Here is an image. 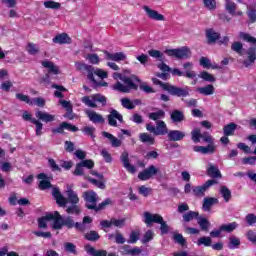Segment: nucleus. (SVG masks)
I'll return each instance as SVG.
<instances>
[{"instance_id": "nucleus-1", "label": "nucleus", "mask_w": 256, "mask_h": 256, "mask_svg": "<svg viewBox=\"0 0 256 256\" xmlns=\"http://www.w3.org/2000/svg\"><path fill=\"white\" fill-rule=\"evenodd\" d=\"M113 79H120L116 84H114L113 89L119 91V93H131V91H137V83H141V80L135 76H123L120 73L115 72L113 74Z\"/></svg>"}, {"instance_id": "nucleus-2", "label": "nucleus", "mask_w": 256, "mask_h": 256, "mask_svg": "<svg viewBox=\"0 0 256 256\" xmlns=\"http://www.w3.org/2000/svg\"><path fill=\"white\" fill-rule=\"evenodd\" d=\"M82 103L86 105V107H92L95 109L97 107V103H101L102 106L107 104V98L101 94H93L90 96H84L81 99Z\"/></svg>"}, {"instance_id": "nucleus-3", "label": "nucleus", "mask_w": 256, "mask_h": 256, "mask_svg": "<svg viewBox=\"0 0 256 256\" xmlns=\"http://www.w3.org/2000/svg\"><path fill=\"white\" fill-rule=\"evenodd\" d=\"M164 90L168 91L170 95H174L176 97H189V93L191 91L189 86L181 88V87L173 86L171 84L164 85Z\"/></svg>"}, {"instance_id": "nucleus-4", "label": "nucleus", "mask_w": 256, "mask_h": 256, "mask_svg": "<svg viewBox=\"0 0 256 256\" xmlns=\"http://www.w3.org/2000/svg\"><path fill=\"white\" fill-rule=\"evenodd\" d=\"M166 55H168V57H176V59H189V57H191V49L187 46L178 49H170L166 50Z\"/></svg>"}, {"instance_id": "nucleus-5", "label": "nucleus", "mask_w": 256, "mask_h": 256, "mask_svg": "<svg viewBox=\"0 0 256 256\" xmlns=\"http://www.w3.org/2000/svg\"><path fill=\"white\" fill-rule=\"evenodd\" d=\"M191 135H192V141L194 143H199L201 139H203L205 143H209V145H213V137L209 135V133L202 134L201 129L199 128H194L191 132Z\"/></svg>"}, {"instance_id": "nucleus-6", "label": "nucleus", "mask_w": 256, "mask_h": 256, "mask_svg": "<svg viewBox=\"0 0 256 256\" xmlns=\"http://www.w3.org/2000/svg\"><path fill=\"white\" fill-rule=\"evenodd\" d=\"M84 200L86 201L87 209H97V201H99V196L93 191L84 192Z\"/></svg>"}, {"instance_id": "nucleus-7", "label": "nucleus", "mask_w": 256, "mask_h": 256, "mask_svg": "<svg viewBox=\"0 0 256 256\" xmlns=\"http://www.w3.org/2000/svg\"><path fill=\"white\" fill-rule=\"evenodd\" d=\"M22 119H24V121H30V123H33V125L36 126V135L37 137H41V135H43V123H41V121L33 118V116L28 113L27 111H25L22 115Z\"/></svg>"}, {"instance_id": "nucleus-8", "label": "nucleus", "mask_w": 256, "mask_h": 256, "mask_svg": "<svg viewBox=\"0 0 256 256\" xmlns=\"http://www.w3.org/2000/svg\"><path fill=\"white\" fill-rule=\"evenodd\" d=\"M217 184V182L213 179L208 180L206 183H204L202 186H196L192 188V194L195 195V197H205V191L209 189V187Z\"/></svg>"}, {"instance_id": "nucleus-9", "label": "nucleus", "mask_w": 256, "mask_h": 256, "mask_svg": "<svg viewBox=\"0 0 256 256\" xmlns=\"http://www.w3.org/2000/svg\"><path fill=\"white\" fill-rule=\"evenodd\" d=\"M93 75H96L100 79H107V77H109V74L107 73V71L100 68L95 69L92 67V69H90V71L88 72L87 77L94 84H97V80H95V76Z\"/></svg>"}, {"instance_id": "nucleus-10", "label": "nucleus", "mask_w": 256, "mask_h": 256, "mask_svg": "<svg viewBox=\"0 0 256 256\" xmlns=\"http://www.w3.org/2000/svg\"><path fill=\"white\" fill-rule=\"evenodd\" d=\"M159 173V169H157L155 166L151 165L142 172L138 174V178L140 181H149L151 177L157 175Z\"/></svg>"}, {"instance_id": "nucleus-11", "label": "nucleus", "mask_w": 256, "mask_h": 256, "mask_svg": "<svg viewBox=\"0 0 256 256\" xmlns=\"http://www.w3.org/2000/svg\"><path fill=\"white\" fill-rule=\"evenodd\" d=\"M142 9L145 11L148 19L152 21H165V16L157 10L151 9L149 6H143Z\"/></svg>"}, {"instance_id": "nucleus-12", "label": "nucleus", "mask_w": 256, "mask_h": 256, "mask_svg": "<svg viewBox=\"0 0 256 256\" xmlns=\"http://www.w3.org/2000/svg\"><path fill=\"white\" fill-rule=\"evenodd\" d=\"M107 119L110 127H117V121L119 123H123V115H121V113H119L117 110H111L110 114L107 116Z\"/></svg>"}, {"instance_id": "nucleus-13", "label": "nucleus", "mask_w": 256, "mask_h": 256, "mask_svg": "<svg viewBox=\"0 0 256 256\" xmlns=\"http://www.w3.org/2000/svg\"><path fill=\"white\" fill-rule=\"evenodd\" d=\"M85 114L87 115L89 121H91L95 125H103V123H105V118L103 117V115L95 112L94 110H86Z\"/></svg>"}, {"instance_id": "nucleus-14", "label": "nucleus", "mask_w": 256, "mask_h": 256, "mask_svg": "<svg viewBox=\"0 0 256 256\" xmlns=\"http://www.w3.org/2000/svg\"><path fill=\"white\" fill-rule=\"evenodd\" d=\"M162 221H163V216L159 214H152L149 212L144 213V223H146V225H151L152 223L160 224Z\"/></svg>"}, {"instance_id": "nucleus-15", "label": "nucleus", "mask_w": 256, "mask_h": 256, "mask_svg": "<svg viewBox=\"0 0 256 256\" xmlns=\"http://www.w3.org/2000/svg\"><path fill=\"white\" fill-rule=\"evenodd\" d=\"M105 59L107 61H116L119 63V61H125L127 59V55L123 52H117V53H109L108 51H104Z\"/></svg>"}, {"instance_id": "nucleus-16", "label": "nucleus", "mask_w": 256, "mask_h": 256, "mask_svg": "<svg viewBox=\"0 0 256 256\" xmlns=\"http://www.w3.org/2000/svg\"><path fill=\"white\" fill-rule=\"evenodd\" d=\"M120 160L122 161L123 167L126 168L128 173H135L137 171L135 166H133V165H131V163H129V153L123 152L120 156Z\"/></svg>"}, {"instance_id": "nucleus-17", "label": "nucleus", "mask_w": 256, "mask_h": 256, "mask_svg": "<svg viewBox=\"0 0 256 256\" xmlns=\"http://www.w3.org/2000/svg\"><path fill=\"white\" fill-rule=\"evenodd\" d=\"M218 203H219V199L215 197H205L203 199L202 209L203 211H206L207 213H209V211H211V207H213L214 205H217Z\"/></svg>"}, {"instance_id": "nucleus-18", "label": "nucleus", "mask_w": 256, "mask_h": 256, "mask_svg": "<svg viewBox=\"0 0 256 256\" xmlns=\"http://www.w3.org/2000/svg\"><path fill=\"white\" fill-rule=\"evenodd\" d=\"M91 223H93V219H91V217H89V216H85L83 218L82 223L77 222L75 224V228L78 231H87V229L91 228Z\"/></svg>"}, {"instance_id": "nucleus-19", "label": "nucleus", "mask_w": 256, "mask_h": 256, "mask_svg": "<svg viewBox=\"0 0 256 256\" xmlns=\"http://www.w3.org/2000/svg\"><path fill=\"white\" fill-rule=\"evenodd\" d=\"M85 251L86 253H88V255H92V256H117L115 255V253L107 254V251L105 250H96L92 246H86Z\"/></svg>"}, {"instance_id": "nucleus-20", "label": "nucleus", "mask_w": 256, "mask_h": 256, "mask_svg": "<svg viewBox=\"0 0 256 256\" xmlns=\"http://www.w3.org/2000/svg\"><path fill=\"white\" fill-rule=\"evenodd\" d=\"M35 116L40 121H43V123H51V122L55 121V115L49 114V113L44 112V111H37Z\"/></svg>"}, {"instance_id": "nucleus-21", "label": "nucleus", "mask_w": 256, "mask_h": 256, "mask_svg": "<svg viewBox=\"0 0 256 256\" xmlns=\"http://www.w3.org/2000/svg\"><path fill=\"white\" fill-rule=\"evenodd\" d=\"M169 141H183L185 139V132L179 130H171L167 134Z\"/></svg>"}, {"instance_id": "nucleus-22", "label": "nucleus", "mask_w": 256, "mask_h": 256, "mask_svg": "<svg viewBox=\"0 0 256 256\" xmlns=\"http://www.w3.org/2000/svg\"><path fill=\"white\" fill-rule=\"evenodd\" d=\"M52 41L53 43H57L58 45H65V44L71 43V38L69 37V35H67V33H62V34L56 35L52 39Z\"/></svg>"}, {"instance_id": "nucleus-23", "label": "nucleus", "mask_w": 256, "mask_h": 256, "mask_svg": "<svg viewBox=\"0 0 256 256\" xmlns=\"http://www.w3.org/2000/svg\"><path fill=\"white\" fill-rule=\"evenodd\" d=\"M52 195L55 198L56 203L60 205V207H65V205H67V200L65 199V197H63L58 188H54L52 190Z\"/></svg>"}, {"instance_id": "nucleus-24", "label": "nucleus", "mask_w": 256, "mask_h": 256, "mask_svg": "<svg viewBox=\"0 0 256 256\" xmlns=\"http://www.w3.org/2000/svg\"><path fill=\"white\" fill-rule=\"evenodd\" d=\"M248 60L244 61L245 67H249L256 60V47L252 46L247 50Z\"/></svg>"}, {"instance_id": "nucleus-25", "label": "nucleus", "mask_w": 256, "mask_h": 256, "mask_svg": "<svg viewBox=\"0 0 256 256\" xmlns=\"http://www.w3.org/2000/svg\"><path fill=\"white\" fill-rule=\"evenodd\" d=\"M37 178L41 180L39 183V189H41V191L51 189V182L47 180V175H45V173L38 174Z\"/></svg>"}, {"instance_id": "nucleus-26", "label": "nucleus", "mask_w": 256, "mask_h": 256, "mask_svg": "<svg viewBox=\"0 0 256 256\" xmlns=\"http://www.w3.org/2000/svg\"><path fill=\"white\" fill-rule=\"evenodd\" d=\"M168 133L169 129H167L165 121L158 120L156 122V135H167Z\"/></svg>"}, {"instance_id": "nucleus-27", "label": "nucleus", "mask_w": 256, "mask_h": 256, "mask_svg": "<svg viewBox=\"0 0 256 256\" xmlns=\"http://www.w3.org/2000/svg\"><path fill=\"white\" fill-rule=\"evenodd\" d=\"M52 215H53L52 221H54L53 229H61L64 225L63 216H61V214H59V212L57 211L52 213Z\"/></svg>"}, {"instance_id": "nucleus-28", "label": "nucleus", "mask_w": 256, "mask_h": 256, "mask_svg": "<svg viewBox=\"0 0 256 256\" xmlns=\"http://www.w3.org/2000/svg\"><path fill=\"white\" fill-rule=\"evenodd\" d=\"M102 135L106 139L110 140L112 147H121V145H122L121 140H119V138L113 136V134H111L109 132H102Z\"/></svg>"}, {"instance_id": "nucleus-29", "label": "nucleus", "mask_w": 256, "mask_h": 256, "mask_svg": "<svg viewBox=\"0 0 256 256\" xmlns=\"http://www.w3.org/2000/svg\"><path fill=\"white\" fill-rule=\"evenodd\" d=\"M42 66L45 69H48V73H53L54 75L59 74V68L55 66V64L49 60L42 61Z\"/></svg>"}, {"instance_id": "nucleus-30", "label": "nucleus", "mask_w": 256, "mask_h": 256, "mask_svg": "<svg viewBox=\"0 0 256 256\" xmlns=\"http://www.w3.org/2000/svg\"><path fill=\"white\" fill-rule=\"evenodd\" d=\"M197 91L198 93H200V95H205V96L213 95L215 93V86H213L212 84H208L204 87H199Z\"/></svg>"}, {"instance_id": "nucleus-31", "label": "nucleus", "mask_w": 256, "mask_h": 256, "mask_svg": "<svg viewBox=\"0 0 256 256\" xmlns=\"http://www.w3.org/2000/svg\"><path fill=\"white\" fill-rule=\"evenodd\" d=\"M139 139L142 143H146V145H155V137L149 133H140Z\"/></svg>"}, {"instance_id": "nucleus-32", "label": "nucleus", "mask_w": 256, "mask_h": 256, "mask_svg": "<svg viewBox=\"0 0 256 256\" xmlns=\"http://www.w3.org/2000/svg\"><path fill=\"white\" fill-rule=\"evenodd\" d=\"M66 195H67V200L72 205H77V203H79V196H77L75 191H73L71 188H68V190L66 191Z\"/></svg>"}, {"instance_id": "nucleus-33", "label": "nucleus", "mask_w": 256, "mask_h": 256, "mask_svg": "<svg viewBox=\"0 0 256 256\" xmlns=\"http://www.w3.org/2000/svg\"><path fill=\"white\" fill-rule=\"evenodd\" d=\"M170 117L173 123H181V121L185 120V115L183 114L182 111H179V110L172 111V113L170 114Z\"/></svg>"}, {"instance_id": "nucleus-34", "label": "nucleus", "mask_w": 256, "mask_h": 256, "mask_svg": "<svg viewBox=\"0 0 256 256\" xmlns=\"http://www.w3.org/2000/svg\"><path fill=\"white\" fill-rule=\"evenodd\" d=\"M47 221H53V213L46 214L42 218L38 220V227L40 229H45L47 228Z\"/></svg>"}, {"instance_id": "nucleus-35", "label": "nucleus", "mask_w": 256, "mask_h": 256, "mask_svg": "<svg viewBox=\"0 0 256 256\" xmlns=\"http://www.w3.org/2000/svg\"><path fill=\"white\" fill-rule=\"evenodd\" d=\"M52 89H56L54 92V97H57L58 99H63L65 97L63 93L67 92V89L61 85L53 84Z\"/></svg>"}, {"instance_id": "nucleus-36", "label": "nucleus", "mask_w": 256, "mask_h": 256, "mask_svg": "<svg viewBox=\"0 0 256 256\" xmlns=\"http://www.w3.org/2000/svg\"><path fill=\"white\" fill-rule=\"evenodd\" d=\"M225 9L228 11V13L232 16H235L236 9H237V4L231 0H225Z\"/></svg>"}, {"instance_id": "nucleus-37", "label": "nucleus", "mask_w": 256, "mask_h": 256, "mask_svg": "<svg viewBox=\"0 0 256 256\" xmlns=\"http://www.w3.org/2000/svg\"><path fill=\"white\" fill-rule=\"evenodd\" d=\"M148 118L152 121H159V119H165V111L158 110L157 112H151L148 114Z\"/></svg>"}, {"instance_id": "nucleus-38", "label": "nucleus", "mask_w": 256, "mask_h": 256, "mask_svg": "<svg viewBox=\"0 0 256 256\" xmlns=\"http://www.w3.org/2000/svg\"><path fill=\"white\" fill-rule=\"evenodd\" d=\"M207 173L209 177H213L214 179H217V177H221V172H219V168L215 167L213 164H209V167L207 168Z\"/></svg>"}, {"instance_id": "nucleus-39", "label": "nucleus", "mask_w": 256, "mask_h": 256, "mask_svg": "<svg viewBox=\"0 0 256 256\" xmlns=\"http://www.w3.org/2000/svg\"><path fill=\"white\" fill-rule=\"evenodd\" d=\"M206 37L208 43H215V41L219 39V33L215 32L213 29H209L206 31Z\"/></svg>"}, {"instance_id": "nucleus-40", "label": "nucleus", "mask_w": 256, "mask_h": 256, "mask_svg": "<svg viewBox=\"0 0 256 256\" xmlns=\"http://www.w3.org/2000/svg\"><path fill=\"white\" fill-rule=\"evenodd\" d=\"M198 225L200 226L202 231H209V227H211V222H209L207 218L199 217Z\"/></svg>"}, {"instance_id": "nucleus-41", "label": "nucleus", "mask_w": 256, "mask_h": 256, "mask_svg": "<svg viewBox=\"0 0 256 256\" xmlns=\"http://www.w3.org/2000/svg\"><path fill=\"white\" fill-rule=\"evenodd\" d=\"M220 194L223 197L224 201L226 203H229V201L231 199V190H229V188H227V186H222L220 188Z\"/></svg>"}, {"instance_id": "nucleus-42", "label": "nucleus", "mask_w": 256, "mask_h": 256, "mask_svg": "<svg viewBox=\"0 0 256 256\" xmlns=\"http://www.w3.org/2000/svg\"><path fill=\"white\" fill-rule=\"evenodd\" d=\"M212 242L211 237L203 236L198 239L196 245H198V247H201V245H204V247H211Z\"/></svg>"}, {"instance_id": "nucleus-43", "label": "nucleus", "mask_w": 256, "mask_h": 256, "mask_svg": "<svg viewBox=\"0 0 256 256\" xmlns=\"http://www.w3.org/2000/svg\"><path fill=\"white\" fill-rule=\"evenodd\" d=\"M198 77H200V79H203L204 81H207L208 83H215L216 79L215 76H213L212 74H210L207 71H203L201 72Z\"/></svg>"}, {"instance_id": "nucleus-44", "label": "nucleus", "mask_w": 256, "mask_h": 256, "mask_svg": "<svg viewBox=\"0 0 256 256\" xmlns=\"http://www.w3.org/2000/svg\"><path fill=\"white\" fill-rule=\"evenodd\" d=\"M235 129H237V124H235V123H230V124L224 126V128H223L224 135L226 137H229V135H233V133H235Z\"/></svg>"}, {"instance_id": "nucleus-45", "label": "nucleus", "mask_w": 256, "mask_h": 256, "mask_svg": "<svg viewBox=\"0 0 256 256\" xmlns=\"http://www.w3.org/2000/svg\"><path fill=\"white\" fill-rule=\"evenodd\" d=\"M197 217H199V212L189 211L183 215V220L189 223V221H193V219H197Z\"/></svg>"}, {"instance_id": "nucleus-46", "label": "nucleus", "mask_w": 256, "mask_h": 256, "mask_svg": "<svg viewBox=\"0 0 256 256\" xmlns=\"http://www.w3.org/2000/svg\"><path fill=\"white\" fill-rule=\"evenodd\" d=\"M239 225L237 224V222H232L229 224H223L221 226V231H226V233H231L233 231H235L236 227H238Z\"/></svg>"}, {"instance_id": "nucleus-47", "label": "nucleus", "mask_w": 256, "mask_h": 256, "mask_svg": "<svg viewBox=\"0 0 256 256\" xmlns=\"http://www.w3.org/2000/svg\"><path fill=\"white\" fill-rule=\"evenodd\" d=\"M229 241H230L228 244L229 249H237V247L241 245V240L236 236L230 237Z\"/></svg>"}, {"instance_id": "nucleus-48", "label": "nucleus", "mask_w": 256, "mask_h": 256, "mask_svg": "<svg viewBox=\"0 0 256 256\" xmlns=\"http://www.w3.org/2000/svg\"><path fill=\"white\" fill-rule=\"evenodd\" d=\"M239 37L240 39H243V41H246L247 43H252L253 45H255L256 43V38L251 36L250 34L240 32Z\"/></svg>"}, {"instance_id": "nucleus-49", "label": "nucleus", "mask_w": 256, "mask_h": 256, "mask_svg": "<svg viewBox=\"0 0 256 256\" xmlns=\"http://www.w3.org/2000/svg\"><path fill=\"white\" fill-rule=\"evenodd\" d=\"M44 7L45 9H61V3L48 0L44 2Z\"/></svg>"}, {"instance_id": "nucleus-50", "label": "nucleus", "mask_w": 256, "mask_h": 256, "mask_svg": "<svg viewBox=\"0 0 256 256\" xmlns=\"http://www.w3.org/2000/svg\"><path fill=\"white\" fill-rule=\"evenodd\" d=\"M82 133H84V135H89L91 137V139H95V127L93 126H85L81 129Z\"/></svg>"}, {"instance_id": "nucleus-51", "label": "nucleus", "mask_w": 256, "mask_h": 256, "mask_svg": "<svg viewBox=\"0 0 256 256\" xmlns=\"http://www.w3.org/2000/svg\"><path fill=\"white\" fill-rule=\"evenodd\" d=\"M26 51H28L29 55H37V53H39V46L37 44L28 43Z\"/></svg>"}, {"instance_id": "nucleus-52", "label": "nucleus", "mask_w": 256, "mask_h": 256, "mask_svg": "<svg viewBox=\"0 0 256 256\" xmlns=\"http://www.w3.org/2000/svg\"><path fill=\"white\" fill-rule=\"evenodd\" d=\"M173 239L175 243H178V245H181L182 247H184V245L187 243V240L185 237H183V234L176 233L173 235Z\"/></svg>"}, {"instance_id": "nucleus-53", "label": "nucleus", "mask_w": 256, "mask_h": 256, "mask_svg": "<svg viewBox=\"0 0 256 256\" xmlns=\"http://www.w3.org/2000/svg\"><path fill=\"white\" fill-rule=\"evenodd\" d=\"M75 67L78 71H88V73L93 69V66H88L83 62H76Z\"/></svg>"}, {"instance_id": "nucleus-54", "label": "nucleus", "mask_w": 256, "mask_h": 256, "mask_svg": "<svg viewBox=\"0 0 256 256\" xmlns=\"http://www.w3.org/2000/svg\"><path fill=\"white\" fill-rule=\"evenodd\" d=\"M204 7L209 9V11H213L217 9V2L215 0H203Z\"/></svg>"}, {"instance_id": "nucleus-55", "label": "nucleus", "mask_w": 256, "mask_h": 256, "mask_svg": "<svg viewBox=\"0 0 256 256\" xmlns=\"http://www.w3.org/2000/svg\"><path fill=\"white\" fill-rule=\"evenodd\" d=\"M64 248L65 251H67L68 253H73V255H77V247L75 246V244L71 242H66L64 244Z\"/></svg>"}, {"instance_id": "nucleus-56", "label": "nucleus", "mask_w": 256, "mask_h": 256, "mask_svg": "<svg viewBox=\"0 0 256 256\" xmlns=\"http://www.w3.org/2000/svg\"><path fill=\"white\" fill-rule=\"evenodd\" d=\"M231 49L235 51V53H238V55H243V44L241 42H234Z\"/></svg>"}, {"instance_id": "nucleus-57", "label": "nucleus", "mask_w": 256, "mask_h": 256, "mask_svg": "<svg viewBox=\"0 0 256 256\" xmlns=\"http://www.w3.org/2000/svg\"><path fill=\"white\" fill-rule=\"evenodd\" d=\"M85 239H87V241H97V239H99V233L96 231L87 232L85 234Z\"/></svg>"}, {"instance_id": "nucleus-58", "label": "nucleus", "mask_w": 256, "mask_h": 256, "mask_svg": "<svg viewBox=\"0 0 256 256\" xmlns=\"http://www.w3.org/2000/svg\"><path fill=\"white\" fill-rule=\"evenodd\" d=\"M121 105L124 107V109H134L133 108V100L129 98H122L121 99Z\"/></svg>"}, {"instance_id": "nucleus-59", "label": "nucleus", "mask_w": 256, "mask_h": 256, "mask_svg": "<svg viewBox=\"0 0 256 256\" xmlns=\"http://www.w3.org/2000/svg\"><path fill=\"white\" fill-rule=\"evenodd\" d=\"M87 61H89V63H91L92 65H98L100 59H99V55L97 54H88L86 56Z\"/></svg>"}, {"instance_id": "nucleus-60", "label": "nucleus", "mask_w": 256, "mask_h": 256, "mask_svg": "<svg viewBox=\"0 0 256 256\" xmlns=\"http://www.w3.org/2000/svg\"><path fill=\"white\" fill-rule=\"evenodd\" d=\"M30 105H36L37 107H45V99L41 97L33 98L30 102Z\"/></svg>"}, {"instance_id": "nucleus-61", "label": "nucleus", "mask_w": 256, "mask_h": 256, "mask_svg": "<svg viewBox=\"0 0 256 256\" xmlns=\"http://www.w3.org/2000/svg\"><path fill=\"white\" fill-rule=\"evenodd\" d=\"M111 203H113L111 198H106L102 203H100L98 206H96L95 211H101V210L105 209V207H107V205H111Z\"/></svg>"}, {"instance_id": "nucleus-62", "label": "nucleus", "mask_w": 256, "mask_h": 256, "mask_svg": "<svg viewBox=\"0 0 256 256\" xmlns=\"http://www.w3.org/2000/svg\"><path fill=\"white\" fill-rule=\"evenodd\" d=\"M111 203H113L111 198H106L102 203H100L98 206H96L95 211H101V210L105 209V207H107V205H111Z\"/></svg>"}, {"instance_id": "nucleus-63", "label": "nucleus", "mask_w": 256, "mask_h": 256, "mask_svg": "<svg viewBox=\"0 0 256 256\" xmlns=\"http://www.w3.org/2000/svg\"><path fill=\"white\" fill-rule=\"evenodd\" d=\"M139 231L135 230L132 231L130 234V239L128 240V243H135L136 241H139Z\"/></svg>"}, {"instance_id": "nucleus-64", "label": "nucleus", "mask_w": 256, "mask_h": 256, "mask_svg": "<svg viewBox=\"0 0 256 256\" xmlns=\"http://www.w3.org/2000/svg\"><path fill=\"white\" fill-rule=\"evenodd\" d=\"M246 237L250 243H256V233L253 230H249L246 233Z\"/></svg>"}]
</instances>
